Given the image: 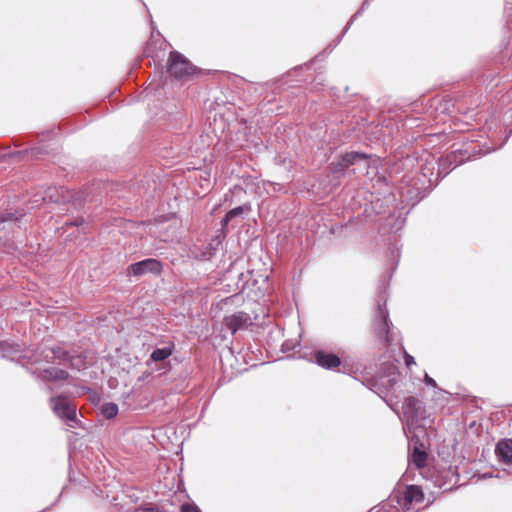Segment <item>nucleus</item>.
<instances>
[{
    "label": "nucleus",
    "mask_w": 512,
    "mask_h": 512,
    "mask_svg": "<svg viewBox=\"0 0 512 512\" xmlns=\"http://www.w3.org/2000/svg\"><path fill=\"white\" fill-rule=\"evenodd\" d=\"M424 381L427 385L436 387V382L433 378H431L427 373L424 376Z\"/></svg>",
    "instance_id": "nucleus-17"
},
{
    "label": "nucleus",
    "mask_w": 512,
    "mask_h": 512,
    "mask_svg": "<svg viewBox=\"0 0 512 512\" xmlns=\"http://www.w3.org/2000/svg\"><path fill=\"white\" fill-rule=\"evenodd\" d=\"M496 454L499 459L507 464L512 463V440L500 441L496 446Z\"/></svg>",
    "instance_id": "nucleus-7"
},
{
    "label": "nucleus",
    "mask_w": 512,
    "mask_h": 512,
    "mask_svg": "<svg viewBox=\"0 0 512 512\" xmlns=\"http://www.w3.org/2000/svg\"><path fill=\"white\" fill-rule=\"evenodd\" d=\"M405 363H406V365L408 367H410L411 365L415 364V360H414V358L411 355L406 353V355H405Z\"/></svg>",
    "instance_id": "nucleus-18"
},
{
    "label": "nucleus",
    "mask_w": 512,
    "mask_h": 512,
    "mask_svg": "<svg viewBox=\"0 0 512 512\" xmlns=\"http://www.w3.org/2000/svg\"><path fill=\"white\" fill-rule=\"evenodd\" d=\"M196 68L180 53L171 52L168 59V72L175 78L183 79L192 76Z\"/></svg>",
    "instance_id": "nucleus-2"
},
{
    "label": "nucleus",
    "mask_w": 512,
    "mask_h": 512,
    "mask_svg": "<svg viewBox=\"0 0 512 512\" xmlns=\"http://www.w3.org/2000/svg\"><path fill=\"white\" fill-rule=\"evenodd\" d=\"M51 402L52 409L57 416L71 422L76 421V406L73 405L67 398L55 397L51 399Z\"/></svg>",
    "instance_id": "nucleus-3"
},
{
    "label": "nucleus",
    "mask_w": 512,
    "mask_h": 512,
    "mask_svg": "<svg viewBox=\"0 0 512 512\" xmlns=\"http://www.w3.org/2000/svg\"><path fill=\"white\" fill-rule=\"evenodd\" d=\"M162 263L156 259L149 258L143 261L131 264L129 271L135 276H142L147 273L159 275L162 272Z\"/></svg>",
    "instance_id": "nucleus-4"
},
{
    "label": "nucleus",
    "mask_w": 512,
    "mask_h": 512,
    "mask_svg": "<svg viewBox=\"0 0 512 512\" xmlns=\"http://www.w3.org/2000/svg\"><path fill=\"white\" fill-rule=\"evenodd\" d=\"M102 413L106 418L110 419L117 415L118 406L114 403H107L103 406Z\"/></svg>",
    "instance_id": "nucleus-15"
},
{
    "label": "nucleus",
    "mask_w": 512,
    "mask_h": 512,
    "mask_svg": "<svg viewBox=\"0 0 512 512\" xmlns=\"http://www.w3.org/2000/svg\"><path fill=\"white\" fill-rule=\"evenodd\" d=\"M223 324L232 333H236L240 329H246L252 325V318L249 314L239 311L232 315L226 316L223 320Z\"/></svg>",
    "instance_id": "nucleus-5"
},
{
    "label": "nucleus",
    "mask_w": 512,
    "mask_h": 512,
    "mask_svg": "<svg viewBox=\"0 0 512 512\" xmlns=\"http://www.w3.org/2000/svg\"><path fill=\"white\" fill-rule=\"evenodd\" d=\"M358 164L361 168H369L370 160L364 155L357 152L347 153L342 156V160L339 163L341 168H346L350 165Z\"/></svg>",
    "instance_id": "nucleus-6"
},
{
    "label": "nucleus",
    "mask_w": 512,
    "mask_h": 512,
    "mask_svg": "<svg viewBox=\"0 0 512 512\" xmlns=\"http://www.w3.org/2000/svg\"><path fill=\"white\" fill-rule=\"evenodd\" d=\"M181 512H200L199 509L191 504H184L181 507Z\"/></svg>",
    "instance_id": "nucleus-16"
},
{
    "label": "nucleus",
    "mask_w": 512,
    "mask_h": 512,
    "mask_svg": "<svg viewBox=\"0 0 512 512\" xmlns=\"http://www.w3.org/2000/svg\"><path fill=\"white\" fill-rule=\"evenodd\" d=\"M378 317H379V320L376 324V330L378 331V334L382 336V335L388 333L387 313L384 310L379 309Z\"/></svg>",
    "instance_id": "nucleus-11"
},
{
    "label": "nucleus",
    "mask_w": 512,
    "mask_h": 512,
    "mask_svg": "<svg viewBox=\"0 0 512 512\" xmlns=\"http://www.w3.org/2000/svg\"><path fill=\"white\" fill-rule=\"evenodd\" d=\"M250 211V206L249 205H243V206H239V207H236L232 210H230L226 216L224 217V219L222 220V224L223 226H226L227 223L229 221H231L234 217H237V216H240L242 215L244 212H248Z\"/></svg>",
    "instance_id": "nucleus-12"
},
{
    "label": "nucleus",
    "mask_w": 512,
    "mask_h": 512,
    "mask_svg": "<svg viewBox=\"0 0 512 512\" xmlns=\"http://www.w3.org/2000/svg\"><path fill=\"white\" fill-rule=\"evenodd\" d=\"M422 490L415 485L405 487L404 490L398 489L391 496V501H396L398 509L409 512L414 504L421 503L423 501Z\"/></svg>",
    "instance_id": "nucleus-1"
},
{
    "label": "nucleus",
    "mask_w": 512,
    "mask_h": 512,
    "mask_svg": "<svg viewBox=\"0 0 512 512\" xmlns=\"http://www.w3.org/2000/svg\"><path fill=\"white\" fill-rule=\"evenodd\" d=\"M316 362L318 365L326 369L338 367L341 363L338 356L321 351L316 354Z\"/></svg>",
    "instance_id": "nucleus-8"
},
{
    "label": "nucleus",
    "mask_w": 512,
    "mask_h": 512,
    "mask_svg": "<svg viewBox=\"0 0 512 512\" xmlns=\"http://www.w3.org/2000/svg\"><path fill=\"white\" fill-rule=\"evenodd\" d=\"M172 354L170 347L158 348L154 350L150 356V360L159 362L167 359Z\"/></svg>",
    "instance_id": "nucleus-13"
},
{
    "label": "nucleus",
    "mask_w": 512,
    "mask_h": 512,
    "mask_svg": "<svg viewBox=\"0 0 512 512\" xmlns=\"http://www.w3.org/2000/svg\"><path fill=\"white\" fill-rule=\"evenodd\" d=\"M72 366H75L77 369H80V365H78V363L72 362Z\"/></svg>",
    "instance_id": "nucleus-19"
},
{
    "label": "nucleus",
    "mask_w": 512,
    "mask_h": 512,
    "mask_svg": "<svg viewBox=\"0 0 512 512\" xmlns=\"http://www.w3.org/2000/svg\"><path fill=\"white\" fill-rule=\"evenodd\" d=\"M427 454L424 451H420L418 448H414L411 461L417 468L425 466Z\"/></svg>",
    "instance_id": "nucleus-14"
},
{
    "label": "nucleus",
    "mask_w": 512,
    "mask_h": 512,
    "mask_svg": "<svg viewBox=\"0 0 512 512\" xmlns=\"http://www.w3.org/2000/svg\"><path fill=\"white\" fill-rule=\"evenodd\" d=\"M420 402L418 399L414 397H407L404 400L402 409L405 416L409 419L413 420L417 416V411L419 409Z\"/></svg>",
    "instance_id": "nucleus-9"
},
{
    "label": "nucleus",
    "mask_w": 512,
    "mask_h": 512,
    "mask_svg": "<svg viewBox=\"0 0 512 512\" xmlns=\"http://www.w3.org/2000/svg\"><path fill=\"white\" fill-rule=\"evenodd\" d=\"M40 377L46 380H62L67 377V373L64 370H60L54 367L44 369Z\"/></svg>",
    "instance_id": "nucleus-10"
}]
</instances>
